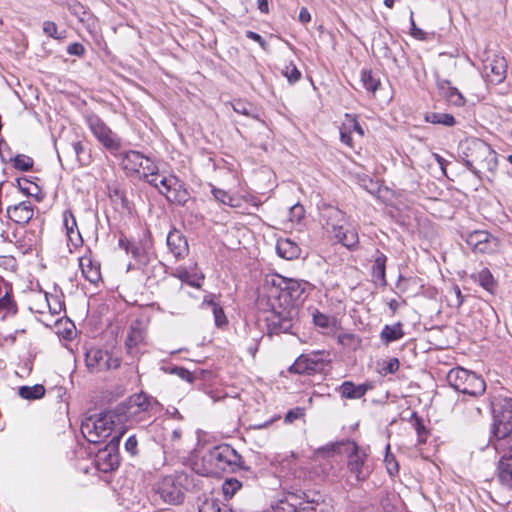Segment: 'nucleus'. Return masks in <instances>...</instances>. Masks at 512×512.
<instances>
[{
  "mask_svg": "<svg viewBox=\"0 0 512 512\" xmlns=\"http://www.w3.org/2000/svg\"><path fill=\"white\" fill-rule=\"evenodd\" d=\"M271 287L268 291L267 334H295L299 323L300 305L308 297L313 285L304 280L286 278L279 274L266 280Z\"/></svg>",
  "mask_w": 512,
  "mask_h": 512,
  "instance_id": "obj_1",
  "label": "nucleus"
},
{
  "mask_svg": "<svg viewBox=\"0 0 512 512\" xmlns=\"http://www.w3.org/2000/svg\"><path fill=\"white\" fill-rule=\"evenodd\" d=\"M193 465L196 473L202 476H214L222 472L234 473L240 469L248 470L243 457L229 444H220L208 449Z\"/></svg>",
  "mask_w": 512,
  "mask_h": 512,
  "instance_id": "obj_2",
  "label": "nucleus"
},
{
  "mask_svg": "<svg viewBox=\"0 0 512 512\" xmlns=\"http://www.w3.org/2000/svg\"><path fill=\"white\" fill-rule=\"evenodd\" d=\"M459 157L463 164L478 179H481V171L494 173L497 169V154L485 141L477 138L467 139L460 144Z\"/></svg>",
  "mask_w": 512,
  "mask_h": 512,
  "instance_id": "obj_3",
  "label": "nucleus"
},
{
  "mask_svg": "<svg viewBox=\"0 0 512 512\" xmlns=\"http://www.w3.org/2000/svg\"><path fill=\"white\" fill-rule=\"evenodd\" d=\"M274 512H330L324 496L316 491L288 492L273 506Z\"/></svg>",
  "mask_w": 512,
  "mask_h": 512,
  "instance_id": "obj_4",
  "label": "nucleus"
},
{
  "mask_svg": "<svg viewBox=\"0 0 512 512\" xmlns=\"http://www.w3.org/2000/svg\"><path fill=\"white\" fill-rule=\"evenodd\" d=\"M448 384L456 391L474 398L486 391L484 379L477 373L463 367L452 368L446 376Z\"/></svg>",
  "mask_w": 512,
  "mask_h": 512,
  "instance_id": "obj_5",
  "label": "nucleus"
},
{
  "mask_svg": "<svg viewBox=\"0 0 512 512\" xmlns=\"http://www.w3.org/2000/svg\"><path fill=\"white\" fill-rule=\"evenodd\" d=\"M341 448H344L345 452L348 455L347 468L351 474L350 477L354 478V481H350L351 485L355 483L362 482L367 479L369 476V469L365 467V460L367 455L360 451L359 446L356 442L347 440L341 441L337 443H332L328 445L326 448L322 450H329L332 452L341 451Z\"/></svg>",
  "mask_w": 512,
  "mask_h": 512,
  "instance_id": "obj_6",
  "label": "nucleus"
},
{
  "mask_svg": "<svg viewBox=\"0 0 512 512\" xmlns=\"http://www.w3.org/2000/svg\"><path fill=\"white\" fill-rule=\"evenodd\" d=\"M187 480L185 473L165 476L155 485L154 496H159L167 504L178 505L184 500V482Z\"/></svg>",
  "mask_w": 512,
  "mask_h": 512,
  "instance_id": "obj_7",
  "label": "nucleus"
},
{
  "mask_svg": "<svg viewBox=\"0 0 512 512\" xmlns=\"http://www.w3.org/2000/svg\"><path fill=\"white\" fill-rule=\"evenodd\" d=\"M160 406L158 400L141 391L131 395L128 399L118 404L114 410L117 416L126 419L136 417L142 413H149Z\"/></svg>",
  "mask_w": 512,
  "mask_h": 512,
  "instance_id": "obj_8",
  "label": "nucleus"
},
{
  "mask_svg": "<svg viewBox=\"0 0 512 512\" xmlns=\"http://www.w3.org/2000/svg\"><path fill=\"white\" fill-rule=\"evenodd\" d=\"M114 421L110 413L88 417L81 424V433L92 444H98L110 436Z\"/></svg>",
  "mask_w": 512,
  "mask_h": 512,
  "instance_id": "obj_9",
  "label": "nucleus"
},
{
  "mask_svg": "<svg viewBox=\"0 0 512 512\" xmlns=\"http://www.w3.org/2000/svg\"><path fill=\"white\" fill-rule=\"evenodd\" d=\"M86 121L92 134L107 150L114 153L121 148L120 137L98 115H88Z\"/></svg>",
  "mask_w": 512,
  "mask_h": 512,
  "instance_id": "obj_10",
  "label": "nucleus"
},
{
  "mask_svg": "<svg viewBox=\"0 0 512 512\" xmlns=\"http://www.w3.org/2000/svg\"><path fill=\"white\" fill-rule=\"evenodd\" d=\"M482 74L487 82L498 85L506 78L507 61L503 56L495 53H487L482 59Z\"/></svg>",
  "mask_w": 512,
  "mask_h": 512,
  "instance_id": "obj_11",
  "label": "nucleus"
},
{
  "mask_svg": "<svg viewBox=\"0 0 512 512\" xmlns=\"http://www.w3.org/2000/svg\"><path fill=\"white\" fill-rule=\"evenodd\" d=\"M123 432L112 437L109 443L96 454V464L99 470L110 472L118 468L120 464L119 445Z\"/></svg>",
  "mask_w": 512,
  "mask_h": 512,
  "instance_id": "obj_12",
  "label": "nucleus"
},
{
  "mask_svg": "<svg viewBox=\"0 0 512 512\" xmlns=\"http://www.w3.org/2000/svg\"><path fill=\"white\" fill-rule=\"evenodd\" d=\"M86 366L90 372L116 369L120 366V359L114 357L107 350L92 348L85 354Z\"/></svg>",
  "mask_w": 512,
  "mask_h": 512,
  "instance_id": "obj_13",
  "label": "nucleus"
},
{
  "mask_svg": "<svg viewBox=\"0 0 512 512\" xmlns=\"http://www.w3.org/2000/svg\"><path fill=\"white\" fill-rule=\"evenodd\" d=\"M325 362L321 358V353H311L300 355L289 367V371L295 374L313 375L321 373L325 368Z\"/></svg>",
  "mask_w": 512,
  "mask_h": 512,
  "instance_id": "obj_14",
  "label": "nucleus"
},
{
  "mask_svg": "<svg viewBox=\"0 0 512 512\" xmlns=\"http://www.w3.org/2000/svg\"><path fill=\"white\" fill-rule=\"evenodd\" d=\"M467 245L478 253H493L496 250L497 239L483 230L473 231L466 238Z\"/></svg>",
  "mask_w": 512,
  "mask_h": 512,
  "instance_id": "obj_15",
  "label": "nucleus"
},
{
  "mask_svg": "<svg viewBox=\"0 0 512 512\" xmlns=\"http://www.w3.org/2000/svg\"><path fill=\"white\" fill-rule=\"evenodd\" d=\"M170 253L178 260L185 258L189 253V245L186 237L176 228L170 230L166 239Z\"/></svg>",
  "mask_w": 512,
  "mask_h": 512,
  "instance_id": "obj_16",
  "label": "nucleus"
},
{
  "mask_svg": "<svg viewBox=\"0 0 512 512\" xmlns=\"http://www.w3.org/2000/svg\"><path fill=\"white\" fill-rule=\"evenodd\" d=\"M7 217L18 225L25 226L33 217L34 211L30 201H22L6 208Z\"/></svg>",
  "mask_w": 512,
  "mask_h": 512,
  "instance_id": "obj_17",
  "label": "nucleus"
},
{
  "mask_svg": "<svg viewBox=\"0 0 512 512\" xmlns=\"http://www.w3.org/2000/svg\"><path fill=\"white\" fill-rule=\"evenodd\" d=\"M497 476L501 485L512 489V448L504 451L501 455L497 466Z\"/></svg>",
  "mask_w": 512,
  "mask_h": 512,
  "instance_id": "obj_18",
  "label": "nucleus"
},
{
  "mask_svg": "<svg viewBox=\"0 0 512 512\" xmlns=\"http://www.w3.org/2000/svg\"><path fill=\"white\" fill-rule=\"evenodd\" d=\"M333 238L350 251H355L359 246L358 231L351 226L334 227Z\"/></svg>",
  "mask_w": 512,
  "mask_h": 512,
  "instance_id": "obj_19",
  "label": "nucleus"
},
{
  "mask_svg": "<svg viewBox=\"0 0 512 512\" xmlns=\"http://www.w3.org/2000/svg\"><path fill=\"white\" fill-rule=\"evenodd\" d=\"M160 193L166 197L169 202L184 206L189 200V193L181 180L176 178L172 180L171 188L167 191L160 189Z\"/></svg>",
  "mask_w": 512,
  "mask_h": 512,
  "instance_id": "obj_20",
  "label": "nucleus"
},
{
  "mask_svg": "<svg viewBox=\"0 0 512 512\" xmlns=\"http://www.w3.org/2000/svg\"><path fill=\"white\" fill-rule=\"evenodd\" d=\"M437 88L439 90L440 95H442L446 100L458 107H461L465 104V98L462 93L451 85V82L446 79H438L437 80Z\"/></svg>",
  "mask_w": 512,
  "mask_h": 512,
  "instance_id": "obj_21",
  "label": "nucleus"
},
{
  "mask_svg": "<svg viewBox=\"0 0 512 512\" xmlns=\"http://www.w3.org/2000/svg\"><path fill=\"white\" fill-rule=\"evenodd\" d=\"M144 160L145 156L141 152L130 150L122 154L121 166L127 175L140 173Z\"/></svg>",
  "mask_w": 512,
  "mask_h": 512,
  "instance_id": "obj_22",
  "label": "nucleus"
},
{
  "mask_svg": "<svg viewBox=\"0 0 512 512\" xmlns=\"http://www.w3.org/2000/svg\"><path fill=\"white\" fill-rule=\"evenodd\" d=\"M63 225L66 229L67 237L73 246L78 247L82 245L83 239L78 230L75 216L71 210H65L63 212Z\"/></svg>",
  "mask_w": 512,
  "mask_h": 512,
  "instance_id": "obj_23",
  "label": "nucleus"
},
{
  "mask_svg": "<svg viewBox=\"0 0 512 512\" xmlns=\"http://www.w3.org/2000/svg\"><path fill=\"white\" fill-rule=\"evenodd\" d=\"M344 212L334 206H326L322 211V218L325 220L326 229L332 235L334 234V227L344 226Z\"/></svg>",
  "mask_w": 512,
  "mask_h": 512,
  "instance_id": "obj_24",
  "label": "nucleus"
},
{
  "mask_svg": "<svg viewBox=\"0 0 512 512\" xmlns=\"http://www.w3.org/2000/svg\"><path fill=\"white\" fill-rule=\"evenodd\" d=\"M277 254L286 260L297 259L301 254L299 245L289 238H281L276 243Z\"/></svg>",
  "mask_w": 512,
  "mask_h": 512,
  "instance_id": "obj_25",
  "label": "nucleus"
},
{
  "mask_svg": "<svg viewBox=\"0 0 512 512\" xmlns=\"http://www.w3.org/2000/svg\"><path fill=\"white\" fill-rule=\"evenodd\" d=\"M173 276L198 289L201 288L202 281L205 278L204 274L202 272H198L196 268L189 270L186 267H178L173 273Z\"/></svg>",
  "mask_w": 512,
  "mask_h": 512,
  "instance_id": "obj_26",
  "label": "nucleus"
},
{
  "mask_svg": "<svg viewBox=\"0 0 512 512\" xmlns=\"http://www.w3.org/2000/svg\"><path fill=\"white\" fill-rule=\"evenodd\" d=\"M371 387L368 383L356 385L352 381H345L339 387V393L346 399H360Z\"/></svg>",
  "mask_w": 512,
  "mask_h": 512,
  "instance_id": "obj_27",
  "label": "nucleus"
},
{
  "mask_svg": "<svg viewBox=\"0 0 512 512\" xmlns=\"http://www.w3.org/2000/svg\"><path fill=\"white\" fill-rule=\"evenodd\" d=\"M119 247L128 254L130 253L131 256L139 263L145 264L147 262V255L145 252L144 247L140 243H133L128 238H126L124 235H121L119 238Z\"/></svg>",
  "mask_w": 512,
  "mask_h": 512,
  "instance_id": "obj_28",
  "label": "nucleus"
},
{
  "mask_svg": "<svg viewBox=\"0 0 512 512\" xmlns=\"http://www.w3.org/2000/svg\"><path fill=\"white\" fill-rule=\"evenodd\" d=\"M79 266L81 268L82 275L90 283L96 284L100 280V265L94 263L90 257H81L79 259Z\"/></svg>",
  "mask_w": 512,
  "mask_h": 512,
  "instance_id": "obj_29",
  "label": "nucleus"
},
{
  "mask_svg": "<svg viewBox=\"0 0 512 512\" xmlns=\"http://www.w3.org/2000/svg\"><path fill=\"white\" fill-rule=\"evenodd\" d=\"M403 324L401 322L392 325H385L380 332V340L389 345L392 342L398 341L404 337Z\"/></svg>",
  "mask_w": 512,
  "mask_h": 512,
  "instance_id": "obj_30",
  "label": "nucleus"
},
{
  "mask_svg": "<svg viewBox=\"0 0 512 512\" xmlns=\"http://www.w3.org/2000/svg\"><path fill=\"white\" fill-rule=\"evenodd\" d=\"M145 331L137 325H131L128 335L125 340V346L129 354L135 353V348L144 341Z\"/></svg>",
  "mask_w": 512,
  "mask_h": 512,
  "instance_id": "obj_31",
  "label": "nucleus"
},
{
  "mask_svg": "<svg viewBox=\"0 0 512 512\" xmlns=\"http://www.w3.org/2000/svg\"><path fill=\"white\" fill-rule=\"evenodd\" d=\"M386 262L387 257L384 253L379 250H376V256L372 265V276L380 281L382 286L387 284L386 281Z\"/></svg>",
  "mask_w": 512,
  "mask_h": 512,
  "instance_id": "obj_32",
  "label": "nucleus"
},
{
  "mask_svg": "<svg viewBox=\"0 0 512 512\" xmlns=\"http://www.w3.org/2000/svg\"><path fill=\"white\" fill-rule=\"evenodd\" d=\"M233 110L240 114L247 117H250L252 119H255L257 121H262L261 119V110L256 107L254 104L243 101V100H236L233 104Z\"/></svg>",
  "mask_w": 512,
  "mask_h": 512,
  "instance_id": "obj_33",
  "label": "nucleus"
},
{
  "mask_svg": "<svg viewBox=\"0 0 512 512\" xmlns=\"http://www.w3.org/2000/svg\"><path fill=\"white\" fill-rule=\"evenodd\" d=\"M512 433V421L505 420L504 418L494 416V423L492 425V434L498 439H505Z\"/></svg>",
  "mask_w": 512,
  "mask_h": 512,
  "instance_id": "obj_34",
  "label": "nucleus"
},
{
  "mask_svg": "<svg viewBox=\"0 0 512 512\" xmlns=\"http://www.w3.org/2000/svg\"><path fill=\"white\" fill-rule=\"evenodd\" d=\"M45 392L46 389L42 384H35L33 386H21L18 394L26 400H38L44 397Z\"/></svg>",
  "mask_w": 512,
  "mask_h": 512,
  "instance_id": "obj_35",
  "label": "nucleus"
},
{
  "mask_svg": "<svg viewBox=\"0 0 512 512\" xmlns=\"http://www.w3.org/2000/svg\"><path fill=\"white\" fill-rule=\"evenodd\" d=\"M312 318L314 325L324 330L332 331L333 329H335L337 324V320L335 317L328 316L324 313H321L318 310H315L313 312Z\"/></svg>",
  "mask_w": 512,
  "mask_h": 512,
  "instance_id": "obj_36",
  "label": "nucleus"
},
{
  "mask_svg": "<svg viewBox=\"0 0 512 512\" xmlns=\"http://www.w3.org/2000/svg\"><path fill=\"white\" fill-rule=\"evenodd\" d=\"M425 120L432 124H441L447 127H452L456 124V120L452 114L430 112L425 115Z\"/></svg>",
  "mask_w": 512,
  "mask_h": 512,
  "instance_id": "obj_37",
  "label": "nucleus"
},
{
  "mask_svg": "<svg viewBox=\"0 0 512 512\" xmlns=\"http://www.w3.org/2000/svg\"><path fill=\"white\" fill-rule=\"evenodd\" d=\"M0 312H4L3 318L14 316L18 312L17 304L9 292L0 298Z\"/></svg>",
  "mask_w": 512,
  "mask_h": 512,
  "instance_id": "obj_38",
  "label": "nucleus"
},
{
  "mask_svg": "<svg viewBox=\"0 0 512 512\" xmlns=\"http://www.w3.org/2000/svg\"><path fill=\"white\" fill-rule=\"evenodd\" d=\"M390 449V443H387L385 446L384 464L389 476L395 477L399 473V464L398 461L396 460L395 455L390 452Z\"/></svg>",
  "mask_w": 512,
  "mask_h": 512,
  "instance_id": "obj_39",
  "label": "nucleus"
},
{
  "mask_svg": "<svg viewBox=\"0 0 512 512\" xmlns=\"http://www.w3.org/2000/svg\"><path fill=\"white\" fill-rule=\"evenodd\" d=\"M361 82L364 88L372 93H375L380 86V80L373 75L371 70L361 71Z\"/></svg>",
  "mask_w": 512,
  "mask_h": 512,
  "instance_id": "obj_40",
  "label": "nucleus"
},
{
  "mask_svg": "<svg viewBox=\"0 0 512 512\" xmlns=\"http://www.w3.org/2000/svg\"><path fill=\"white\" fill-rule=\"evenodd\" d=\"M479 285L487 291H492L495 287V280L488 268H483L476 277Z\"/></svg>",
  "mask_w": 512,
  "mask_h": 512,
  "instance_id": "obj_41",
  "label": "nucleus"
},
{
  "mask_svg": "<svg viewBox=\"0 0 512 512\" xmlns=\"http://www.w3.org/2000/svg\"><path fill=\"white\" fill-rule=\"evenodd\" d=\"M242 487V483L236 478H227L222 484V492L225 499L232 498Z\"/></svg>",
  "mask_w": 512,
  "mask_h": 512,
  "instance_id": "obj_42",
  "label": "nucleus"
},
{
  "mask_svg": "<svg viewBox=\"0 0 512 512\" xmlns=\"http://www.w3.org/2000/svg\"><path fill=\"white\" fill-rule=\"evenodd\" d=\"M10 161L13 162V167L15 169L23 172L30 171L34 165L33 159L24 154H18L14 158H11Z\"/></svg>",
  "mask_w": 512,
  "mask_h": 512,
  "instance_id": "obj_43",
  "label": "nucleus"
},
{
  "mask_svg": "<svg viewBox=\"0 0 512 512\" xmlns=\"http://www.w3.org/2000/svg\"><path fill=\"white\" fill-rule=\"evenodd\" d=\"M70 149L81 165H88L90 163V155L86 152L81 141L72 143Z\"/></svg>",
  "mask_w": 512,
  "mask_h": 512,
  "instance_id": "obj_44",
  "label": "nucleus"
},
{
  "mask_svg": "<svg viewBox=\"0 0 512 512\" xmlns=\"http://www.w3.org/2000/svg\"><path fill=\"white\" fill-rule=\"evenodd\" d=\"M496 416L512 421V398L503 397L498 401V412Z\"/></svg>",
  "mask_w": 512,
  "mask_h": 512,
  "instance_id": "obj_45",
  "label": "nucleus"
},
{
  "mask_svg": "<svg viewBox=\"0 0 512 512\" xmlns=\"http://www.w3.org/2000/svg\"><path fill=\"white\" fill-rule=\"evenodd\" d=\"M163 370L167 373L178 376L179 378L185 380L188 383H193L195 377L193 374L186 368L180 366H167L164 367Z\"/></svg>",
  "mask_w": 512,
  "mask_h": 512,
  "instance_id": "obj_46",
  "label": "nucleus"
},
{
  "mask_svg": "<svg viewBox=\"0 0 512 512\" xmlns=\"http://www.w3.org/2000/svg\"><path fill=\"white\" fill-rule=\"evenodd\" d=\"M412 420H413L414 429L416 430L417 435H418V442L425 443L427 431H426L425 425L423 423V420L417 415L416 412H413Z\"/></svg>",
  "mask_w": 512,
  "mask_h": 512,
  "instance_id": "obj_47",
  "label": "nucleus"
},
{
  "mask_svg": "<svg viewBox=\"0 0 512 512\" xmlns=\"http://www.w3.org/2000/svg\"><path fill=\"white\" fill-rule=\"evenodd\" d=\"M19 189L29 196H36L40 192V188L36 184H32L26 178L17 179Z\"/></svg>",
  "mask_w": 512,
  "mask_h": 512,
  "instance_id": "obj_48",
  "label": "nucleus"
},
{
  "mask_svg": "<svg viewBox=\"0 0 512 512\" xmlns=\"http://www.w3.org/2000/svg\"><path fill=\"white\" fill-rule=\"evenodd\" d=\"M212 195L214 196V198L225 204V205H228L230 207H235L236 205L233 203V197L230 196L226 191L222 190V189H219V188H216V187H213L212 188Z\"/></svg>",
  "mask_w": 512,
  "mask_h": 512,
  "instance_id": "obj_49",
  "label": "nucleus"
},
{
  "mask_svg": "<svg viewBox=\"0 0 512 512\" xmlns=\"http://www.w3.org/2000/svg\"><path fill=\"white\" fill-rule=\"evenodd\" d=\"M143 173L141 178H148L153 177L157 175L158 167L157 165L148 157L145 156V160L143 163V166H141Z\"/></svg>",
  "mask_w": 512,
  "mask_h": 512,
  "instance_id": "obj_50",
  "label": "nucleus"
},
{
  "mask_svg": "<svg viewBox=\"0 0 512 512\" xmlns=\"http://www.w3.org/2000/svg\"><path fill=\"white\" fill-rule=\"evenodd\" d=\"M284 76L289 83L294 84L301 79V72L293 63H290L285 67Z\"/></svg>",
  "mask_w": 512,
  "mask_h": 512,
  "instance_id": "obj_51",
  "label": "nucleus"
},
{
  "mask_svg": "<svg viewBox=\"0 0 512 512\" xmlns=\"http://www.w3.org/2000/svg\"><path fill=\"white\" fill-rule=\"evenodd\" d=\"M305 216L304 206L300 203L294 204L289 210V219L292 222L299 223Z\"/></svg>",
  "mask_w": 512,
  "mask_h": 512,
  "instance_id": "obj_52",
  "label": "nucleus"
},
{
  "mask_svg": "<svg viewBox=\"0 0 512 512\" xmlns=\"http://www.w3.org/2000/svg\"><path fill=\"white\" fill-rule=\"evenodd\" d=\"M213 312V315H214V321H215V325L218 327V328H222L224 326H226L228 324V320H227V317L224 313V310L223 308L219 305V306H214V309L212 310Z\"/></svg>",
  "mask_w": 512,
  "mask_h": 512,
  "instance_id": "obj_53",
  "label": "nucleus"
},
{
  "mask_svg": "<svg viewBox=\"0 0 512 512\" xmlns=\"http://www.w3.org/2000/svg\"><path fill=\"white\" fill-rule=\"evenodd\" d=\"M468 406L466 407L467 410V417L469 419H477L482 414V408L478 405L477 402L467 403Z\"/></svg>",
  "mask_w": 512,
  "mask_h": 512,
  "instance_id": "obj_54",
  "label": "nucleus"
},
{
  "mask_svg": "<svg viewBox=\"0 0 512 512\" xmlns=\"http://www.w3.org/2000/svg\"><path fill=\"white\" fill-rule=\"evenodd\" d=\"M410 23H411V27H410V33L411 35L415 38V39H418V40H425L426 39V32H424L422 29L418 28L416 26V23L414 21V18H413V12H411L410 14Z\"/></svg>",
  "mask_w": 512,
  "mask_h": 512,
  "instance_id": "obj_55",
  "label": "nucleus"
},
{
  "mask_svg": "<svg viewBox=\"0 0 512 512\" xmlns=\"http://www.w3.org/2000/svg\"><path fill=\"white\" fill-rule=\"evenodd\" d=\"M43 31L46 35L55 39H60L62 36L58 34L57 25L51 21H45L43 23Z\"/></svg>",
  "mask_w": 512,
  "mask_h": 512,
  "instance_id": "obj_56",
  "label": "nucleus"
},
{
  "mask_svg": "<svg viewBox=\"0 0 512 512\" xmlns=\"http://www.w3.org/2000/svg\"><path fill=\"white\" fill-rule=\"evenodd\" d=\"M125 450L132 456L138 453V441L135 435H131L125 442Z\"/></svg>",
  "mask_w": 512,
  "mask_h": 512,
  "instance_id": "obj_57",
  "label": "nucleus"
},
{
  "mask_svg": "<svg viewBox=\"0 0 512 512\" xmlns=\"http://www.w3.org/2000/svg\"><path fill=\"white\" fill-rule=\"evenodd\" d=\"M340 140L343 144L347 145L348 147H353L351 128H348L346 125H343L340 128Z\"/></svg>",
  "mask_w": 512,
  "mask_h": 512,
  "instance_id": "obj_58",
  "label": "nucleus"
},
{
  "mask_svg": "<svg viewBox=\"0 0 512 512\" xmlns=\"http://www.w3.org/2000/svg\"><path fill=\"white\" fill-rule=\"evenodd\" d=\"M400 366L399 360L397 358H391L383 367L382 372L384 374H393L398 371Z\"/></svg>",
  "mask_w": 512,
  "mask_h": 512,
  "instance_id": "obj_59",
  "label": "nucleus"
},
{
  "mask_svg": "<svg viewBox=\"0 0 512 512\" xmlns=\"http://www.w3.org/2000/svg\"><path fill=\"white\" fill-rule=\"evenodd\" d=\"M304 415L303 413V409L302 408H295V409H292V410H289L287 412V414L285 415V422L287 423H292L294 422L295 420L301 418L302 416Z\"/></svg>",
  "mask_w": 512,
  "mask_h": 512,
  "instance_id": "obj_60",
  "label": "nucleus"
},
{
  "mask_svg": "<svg viewBox=\"0 0 512 512\" xmlns=\"http://www.w3.org/2000/svg\"><path fill=\"white\" fill-rule=\"evenodd\" d=\"M85 52V48L81 43L74 42L68 45L67 53L75 56H82Z\"/></svg>",
  "mask_w": 512,
  "mask_h": 512,
  "instance_id": "obj_61",
  "label": "nucleus"
},
{
  "mask_svg": "<svg viewBox=\"0 0 512 512\" xmlns=\"http://www.w3.org/2000/svg\"><path fill=\"white\" fill-rule=\"evenodd\" d=\"M177 177L174 175L170 176H162L158 182L159 188H161L164 191H167L169 188H171L172 180H175Z\"/></svg>",
  "mask_w": 512,
  "mask_h": 512,
  "instance_id": "obj_62",
  "label": "nucleus"
},
{
  "mask_svg": "<svg viewBox=\"0 0 512 512\" xmlns=\"http://www.w3.org/2000/svg\"><path fill=\"white\" fill-rule=\"evenodd\" d=\"M246 37L248 39H251L253 41H256L259 43V45L263 48V49H266L267 48V42L263 39V37L261 35H259L258 33L256 32H253V31H246Z\"/></svg>",
  "mask_w": 512,
  "mask_h": 512,
  "instance_id": "obj_63",
  "label": "nucleus"
},
{
  "mask_svg": "<svg viewBox=\"0 0 512 512\" xmlns=\"http://www.w3.org/2000/svg\"><path fill=\"white\" fill-rule=\"evenodd\" d=\"M299 20L300 22L302 23H308L310 20H311V15H310V12L308 11L307 8L305 7H302L300 9V12H299Z\"/></svg>",
  "mask_w": 512,
  "mask_h": 512,
  "instance_id": "obj_64",
  "label": "nucleus"
}]
</instances>
